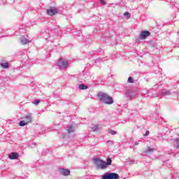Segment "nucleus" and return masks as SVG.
Returning <instances> with one entry per match:
<instances>
[{"label":"nucleus","instance_id":"39448f33","mask_svg":"<svg viewBox=\"0 0 179 179\" xmlns=\"http://www.w3.org/2000/svg\"><path fill=\"white\" fill-rule=\"evenodd\" d=\"M150 36V31H141L139 38L136 39V43L139 42V40H146L148 37Z\"/></svg>","mask_w":179,"mask_h":179},{"label":"nucleus","instance_id":"a211bd4d","mask_svg":"<svg viewBox=\"0 0 179 179\" xmlns=\"http://www.w3.org/2000/svg\"><path fill=\"white\" fill-rule=\"evenodd\" d=\"M99 128H100V127H99V125H97V124H92V126H91V129H92L94 131H99Z\"/></svg>","mask_w":179,"mask_h":179},{"label":"nucleus","instance_id":"c9c22d12","mask_svg":"<svg viewBox=\"0 0 179 179\" xmlns=\"http://www.w3.org/2000/svg\"><path fill=\"white\" fill-rule=\"evenodd\" d=\"M43 37H44V38H46V40H47V38L45 36H43Z\"/></svg>","mask_w":179,"mask_h":179},{"label":"nucleus","instance_id":"f257e3e1","mask_svg":"<svg viewBox=\"0 0 179 179\" xmlns=\"http://www.w3.org/2000/svg\"><path fill=\"white\" fill-rule=\"evenodd\" d=\"M97 96L99 100L101 101V103H103V104L111 105L114 103V99L107 93L99 92Z\"/></svg>","mask_w":179,"mask_h":179},{"label":"nucleus","instance_id":"423d86ee","mask_svg":"<svg viewBox=\"0 0 179 179\" xmlns=\"http://www.w3.org/2000/svg\"><path fill=\"white\" fill-rule=\"evenodd\" d=\"M57 66H59L60 69H66V68H68V61L64 59H59L57 63Z\"/></svg>","mask_w":179,"mask_h":179},{"label":"nucleus","instance_id":"9d476101","mask_svg":"<svg viewBox=\"0 0 179 179\" xmlns=\"http://www.w3.org/2000/svg\"><path fill=\"white\" fill-rule=\"evenodd\" d=\"M126 96L127 97H129V99H134V97L136 96V93L134 91H127Z\"/></svg>","mask_w":179,"mask_h":179},{"label":"nucleus","instance_id":"20e7f679","mask_svg":"<svg viewBox=\"0 0 179 179\" xmlns=\"http://www.w3.org/2000/svg\"><path fill=\"white\" fill-rule=\"evenodd\" d=\"M120 175L115 173L107 172L105 173L102 176L101 179H119Z\"/></svg>","mask_w":179,"mask_h":179},{"label":"nucleus","instance_id":"b1692460","mask_svg":"<svg viewBox=\"0 0 179 179\" xmlns=\"http://www.w3.org/2000/svg\"><path fill=\"white\" fill-rule=\"evenodd\" d=\"M107 145H108V146H111V145H114V141H107Z\"/></svg>","mask_w":179,"mask_h":179},{"label":"nucleus","instance_id":"5701e85b","mask_svg":"<svg viewBox=\"0 0 179 179\" xmlns=\"http://www.w3.org/2000/svg\"><path fill=\"white\" fill-rule=\"evenodd\" d=\"M127 82L128 83H134V78L132 77H129Z\"/></svg>","mask_w":179,"mask_h":179},{"label":"nucleus","instance_id":"6ab92c4d","mask_svg":"<svg viewBox=\"0 0 179 179\" xmlns=\"http://www.w3.org/2000/svg\"><path fill=\"white\" fill-rule=\"evenodd\" d=\"M161 94H162V96H170L171 93L170 91L162 90Z\"/></svg>","mask_w":179,"mask_h":179},{"label":"nucleus","instance_id":"cd10ccee","mask_svg":"<svg viewBox=\"0 0 179 179\" xmlns=\"http://www.w3.org/2000/svg\"><path fill=\"white\" fill-rule=\"evenodd\" d=\"M109 134H110V135H116L117 131H115L114 130H110Z\"/></svg>","mask_w":179,"mask_h":179},{"label":"nucleus","instance_id":"473e14b6","mask_svg":"<svg viewBox=\"0 0 179 179\" xmlns=\"http://www.w3.org/2000/svg\"><path fill=\"white\" fill-rule=\"evenodd\" d=\"M139 145V141H136L134 143V146H138Z\"/></svg>","mask_w":179,"mask_h":179},{"label":"nucleus","instance_id":"bb28decb","mask_svg":"<svg viewBox=\"0 0 179 179\" xmlns=\"http://www.w3.org/2000/svg\"><path fill=\"white\" fill-rule=\"evenodd\" d=\"M100 62H103V59H95V64H100Z\"/></svg>","mask_w":179,"mask_h":179},{"label":"nucleus","instance_id":"72a5a7b5","mask_svg":"<svg viewBox=\"0 0 179 179\" xmlns=\"http://www.w3.org/2000/svg\"><path fill=\"white\" fill-rule=\"evenodd\" d=\"M6 36H7V35H5V36H0V38H1V37H6Z\"/></svg>","mask_w":179,"mask_h":179},{"label":"nucleus","instance_id":"412c9836","mask_svg":"<svg viewBox=\"0 0 179 179\" xmlns=\"http://www.w3.org/2000/svg\"><path fill=\"white\" fill-rule=\"evenodd\" d=\"M143 94H144V97H148L149 96V91L143 90Z\"/></svg>","mask_w":179,"mask_h":179},{"label":"nucleus","instance_id":"dca6fc26","mask_svg":"<svg viewBox=\"0 0 179 179\" xmlns=\"http://www.w3.org/2000/svg\"><path fill=\"white\" fill-rule=\"evenodd\" d=\"M0 65H1V66H2V68L3 69H8V68H9V63L8 62L1 63Z\"/></svg>","mask_w":179,"mask_h":179},{"label":"nucleus","instance_id":"2f4dec72","mask_svg":"<svg viewBox=\"0 0 179 179\" xmlns=\"http://www.w3.org/2000/svg\"><path fill=\"white\" fill-rule=\"evenodd\" d=\"M98 52H103V49H101V48H99V49H98Z\"/></svg>","mask_w":179,"mask_h":179},{"label":"nucleus","instance_id":"c85d7f7f","mask_svg":"<svg viewBox=\"0 0 179 179\" xmlns=\"http://www.w3.org/2000/svg\"><path fill=\"white\" fill-rule=\"evenodd\" d=\"M33 103L35 104V106H37L40 103V100L36 99Z\"/></svg>","mask_w":179,"mask_h":179},{"label":"nucleus","instance_id":"f3484780","mask_svg":"<svg viewBox=\"0 0 179 179\" xmlns=\"http://www.w3.org/2000/svg\"><path fill=\"white\" fill-rule=\"evenodd\" d=\"M89 87H87V85H85L84 84H81L79 85L78 89H80V90H86V89H88Z\"/></svg>","mask_w":179,"mask_h":179},{"label":"nucleus","instance_id":"aec40b11","mask_svg":"<svg viewBox=\"0 0 179 179\" xmlns=\"http://www.w3.org/2000/svg\"><path fill=\"white\" fill-rule=\"evenodd\" d=\"M124 17H127V19H129V17H131V14L129 12H125L124 13Z\"/></svg>","mask_w":179,"mask_h":179},{"label":"nucleus","instance_id":"f03ea898","mask_svg":"<svg viewBox=\"0 0 179 179\" xmlns=\"http://www.w3.org/2000/svg\"><path fill=\"white\" fill-rule=\"evenodd\" d=\"M22 120H21L19 122L20 127H26V125H27V124H30V123L32 122V121H33V115L31 113H28L27 115L24 116L22 118Z\"/></svg>","mask_w":179,"mask_h":179},{"label":"nucleus","instance_id":"9b49d317","mask_svg":"<svg viewBox=\"0 0 179 179\" xmlns=\"http://www.w3.org/2000/svg\"><path fill=\"white\" fill-rule=\"evenodd\" d=\"M81 79L83 80H80V82L82 83V82H86V80H89V79H90V76H88L87 73H83L81 76Z\"/></svg>","mask_w":179,"mask_h":179},{"label":"nucleus","instance_id":"f704fd0d","mask_svg":"<svg viewBox=\"0 0 179 179\" xmlns=\"http://www.w3.org/2000/svg\"><path fill=\"white\" fill-rule=\"evenodd\" d=\"M32 146H36V143H33V144H32Z\"/></svg>","mask_w":179,"mask_h":179},{"label":"nucleus","instance_id":"f8f14e48","mask_svg":"<svg viewBox=\"0 0 179 179\" xmlns=\"http://www.w3.org/2000/svg\"><path fill=\"white\" fill-rule=\"evenodd\" d=\"M20 41H21V44H23L24 45L26 44H29V43H31V41H29V39H27L24 37L21 38Z\"/></svg>","mask_w":179,"mask_h":179},{"label":"nucleus","instance_id":"6e6552de","mask_svg":"<svg viewBox=\"0 0 179 179\" xmlns=\"http://www.w3.org/2000/svg\"><path fill=\"white\" fill-rule=\"evenodd\" d=\"M59 174L65 176H69V174H71V171H69V169H59Z\"/></svg>","mask_w":179,"mask_h":179},{"label":"nucleus","instance_id":"1a4fd4ad","mask_svg":"<svg viewBox=\"0 0 179 179\" xmlns=\"http://www.w3.org/2000/svg\"><path fill=\"white\" fill-rule=\"evenodd\" d=\"M47 13L49 15V16H54L56 13H58V10L56 8H50L49 10H47Z\"/></svg>","mask_w":179,"mask_h":179},{"label":"nucleus","instance_id":"2eb2a0df","mask_svg":"<svg viewBox=\"0 0 179 179\" xmlns=\"http://www.w3.org/2000/svg\"><path fill=\"white\" fill-rule=\"evenodd\" d=\"M112 163H113V159H111V158H110V157H108L106 159V168L108 166H111Z\"/></svg>","mask_w":179,"mask_h":179},{"label":"nucleus","instance_id":"7ed1b4c3","mask_svg":"<svg viewBox=\"0 0 179 179\" xmlns=\"http://www.w3.org/2000/svg\"><path fill=\"white\" fill-rule=\"evenodd\" d=\"M94 163L97 170H106V169H107V166H106V161L104 160L95 158L94 159Z\"/></svg>","mask_w":179,"mask_h":179},{"label":"nucleus","instance_id":"0eeeda50","mask_svg":"<svg viewBox=\"0 0 179 179\" xmlns=\"http://www.w3.org/2000/svg\"><path fill=\"white\" fill-rule=\"evenodd\" d=\"M19 158V153L13 152L8 155V159L10 160H16Z\"/></svg>","mask_w":179,"mask_h":179},{"label":"nucleus","instance_id":"4468645a","mask_svg":"<svg viewBox=\"0 0 179 179\" xmlns=\"http://www.w3.org/2000/svg\"><path fill=\"white\" fill-rule=\"evenodd\" d=\"M153 152H155V149L152 148L150 147H148V148H146L145 150H144V153H153Z\"/></svg>","mask_w":179,"mask_h":179},{"label":"nucleus","instance_id":"7c9ffc66","mask_svg":"<svg viewBox=\"0 0 179 179\" xmlns=\"http://www.w3.org/2000/svg\"><path fill=\"white\" fill-rule=\"evenodd\" d=\"M100 3H101L102 5H106V1H104V0H100Z\"/></svg>","mask_w":179,"mask_h":179},{"label":"nucleus","instance_id":"ddd939ff","mask_svg":"<svg viewBox=\"0 0 179 179\" xmlns=\"http://www.w3.org/2000/svg\"><path fill=\"white\" fill-rule=\"evenodd\" d=\"M67 132L69 134H72V132H75V127L72 125L67 126Z\"/></svg>","mask_w":179,"mask_h":179},{"label":"nucleus","instance_id":"4be33fe9","mask_svg":"<svg viewBox=\"0 0 179 179\" xmlns=\"http://www.w3.org/2000/svg\"><path fill=\"white\" fill-rule=\"evenodd\" d=\"M73 34H74L75 36H80V30L78 31H72Z\"/></svg>","mask_w":179,"mask_h":179},{"label":"nucleus","instance_id":"393cba45","mask_svg":"<svg viewBox=\"0 0 179 179\" xmlns=\"http://www.w3.org/2000/svg\"><path fill=\"white\" fill-rule=\"evenodd\" d=\"M175 142H176V148L179 149V138L175 139Z\"/></svg>","mask_w":179,"mask_h":179},{"label":"nucleus","instance_id":"a878e982","mask_svg":"<svg viewBox=\"0 0 179 179\" xmlns=\"http://www.w3.org/2000/svg\"><path fill=\"white\" fill-rule=\"evenodd\" d=\"M128 164H135V163H136V161H134L132 159H130L127 162Z\"/></svg>","mask_w":179,"mask_h":179},{"label":"nucleus","instance_id":"c756f323","mask_svg":"<svg viewBox=\"0 0 179 179\" xmlns=\"http://www.w3.org/2000/svg\"><path fill=\"white\" fill-rule=\"evenodd\" d=\"M149 134H150V132L149 131H146L145 134H143V136H149Z\"/></svg>","mask_w":179,"mask_h":179}]
</instances>
